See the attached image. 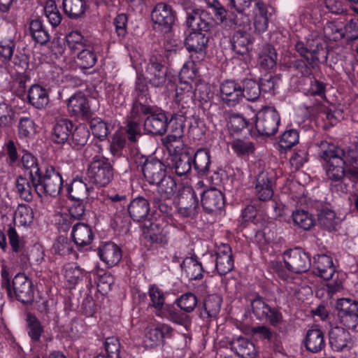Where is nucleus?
Listing matches in <instances>:
<instances>
[{"instance_id":"obj_1","label":"nucleus","mask_w":358,"mask_h":358,"mask_svg":"<svg viewBox=\"0 0 358 358\" xmlns=\"http://www.w3.org/2000/svg\"><path fill=\"white\" fill-rule=\"evenodd\" d=\"M294 48L303 59L294 60L291 65L303 76H309L312 69L317 66L318 62L325 63L328 59V49L318 36H310L305 41L299 40Z\"/></svg>"},{"instance_id":"obj_2","label":"nucleus","mask_w":358,"mask_h":358,"mask_svg":"<svg viewBox=\"0 0 358 358\" xmlns=\"http://www.w3.org/2000/svg\"><path fill=\"white\" fill-rule=\"evenodd\" d=\"M321 158L326 162L325 169L328 178L333 181L344 182L343 192H347L346 180H358V168L345 169V165L349 161L345 156V151L340 148H329L320 154Z\"/></svg>"},{"instance_id":"obj_3","label":"nucleus","mask_w":358,"mask_h":358,"mask_svg":"<svg viewBox=\"0 0 358 358\" xmlns=\"http://www.w3.org/2000/svg\"><path fill=\"white\" fill-rule=\"evenodd\" d=\"M1 287L6 290L9 297H15L17 301L24 304H31L34 299V291L32 281L24 274H17L10 281L9 273L5 266H2Z\"/></svg>"},{"instance_id":"obj_4","label":"nucleus","mask_w":358,"mask_h":358,"mask_svg":"<svg viewBox=\"0 0 358 358\" xmlns=\"http://www.w3.org/2000/svg\"><path fill=\"white\" fill-rule=\"evenodd\" d=\"M34 173L31 185L41 198L56 197L62 189L63 180L61 173L53 166H48L38 175Z\"/></svg>"},{"instance_id":"obj_5","label":"nucleus","mask_w":358,"mask_h":358,"mask_svg":"<svg viewBox=\"0 0 358 358\" xmlns=\"http://www.w3.org/2000/svg\"><path fill=\"white\" fill-rule=\"evenodd\" d=\"M155 184L157 190L148 196V199L155 208L169 215L172 210L171 199L177 191L176 182L171 176H166Z\"/></svg>"},{"instance_id":"obj_6","label":"nucleus","mask_w":358,"mask_h":358,"mask_svg":"<svg viewBox=\"0 0 358 358\" xmlns=\"http://www.w3.org/2000/svg\"><path fill=\"white\" fill-rule=\"evenodd\" d=\"M338 320L344 327L358 332V301L350 298H341L335 305Z\"/></svg>"},{"instance_id":"obj_7","label":"nucleus","mask_w":358,"mask_h":358,"mask_svg":"<svg viewBox=\"0 0 358 358\" xmlns=\"http://www.w3.org/2000/svg\"><path fill=\"white\" fill-rule=\"evenodd\" d=\"M280 115L273 107L266 106L256 115L255 128L261 136H271L278 130Z\"/></svg>"},{"instance_id":"obj_8","label":"nucleus","mask_w":358,"mask_h":358,"mask_svg":"<svg viewBox=\"0 0 358 358\" xmlns=\"http://www.w3.org/2000/svg\"><path fill=\"white\" fill-rule=\"evenodd\" d=\"M114 176V169L107 159L91 162L87 169V177L94 184L100 187L108 185Z\"/></svg>"},{"instance_id":"obj_9","label":"nucleus","mask_w":358,"mask_h":358,"mask_svg":"<svg viewBox=\"0 0 358 358\" xmlns=\"http://www.w3.org/2000/svg\"><path fill=\"white\" fill-rule=\"evenodd\" d=\"M283 257L287 269L294 273H305L310 268V258L301 248L289 250L284 253Z\"/></svg>"},{"instance_id":"obj_10","label":"nucleus","mask_w":358,"mask_h":358,"mask_svg":"<svg viewBox=\"0 0 358 358\" xmlns=\"http://www.w3.org/2000/svg\"><path fill=\"white\" fill-rule=\"evenodd\" d=\"M150 111L142 113L148 115L144 121V129L147 133L162 136L168 128V117L164 111L150 106Z\"/></svg>"},{"instance_id":"obj_11","label":"nucleus","mask_w":358,"mask_h":358,"mask_svg":"<svg viewBox=\"0 0 358 358\" xmlns=\"http://www.w3.org/2000/svg\"><path fill=\"white\" fill-rule=\"evenodd\" d=\"M186 24L192 31L208 34L214 26V20L207 11L196 8L187 12Z\"/></svg>"},{"instance_id":"obj_12","label":"nucleus","mask_w":358,"mask_h":358,"mask_svg":"<svg viewBox=\"0 0 358 358\" xmlns=\"http://www.w3.org/2000/svg\"><path fill=\"white\" fill-rule=\"evenodd\" d=\"M151 18L154 24L157 25L155 29L168 32L175 22V14L171 6L159 3L152 10Z\"/></svg>"},{"instance_id":"obj_13","label":"nucleus","mask_w":358,"mask_h":358,"mask_svg":"<svg viewBox=\"0 0 358 358\" xmlns=\"http://www.w3.org/2000/svg\"><path fill=\"white\" fill-rule=\"evenodd\" d=\"M166 73V69L162 64L161 59L152 55L149 59L143 76L152 86L159 87L165 83Z\"/></svg>"},{"instance_id":"obj_14","label":"nucleus","mask_w":358,"mask_h":358,"mask_svg":"<svg viewBox=\"0 0 358 358\" xmlns=\"http://www.w3.org/2000/svg\"><path fill=\"white\" fill-rule=\"evenodd\" d=\"M199 208V201L195 192L191 188L183 189L178 201V212L183 217L196 215Z\"/></svg>"},{"instance_id":"obj_15","label":"nucleus","mask_w":358,"mask_h":358,"mask_svg":"<svg viewBox=\"0 0 358 358\" xmlns=\"http://www.w3.org/2000/svg\"><path fill=\"white\" fill-rule=\"evenodd\" d=\"M142 171L147 181L155 184L166 176V166L156 158L145 159L142 165Z\"/></svg>"},{"instance_id":"obj_16","label":"nucleus","mask_w":358,"mask_h":358,"mask_svg":"<svg viewBox=\"0 0 358 358\" xmlns=\"http://www.w3.org/2000/svg\"><path fill=\"white\" fill-rule=\"evenodd\" d=\"M68 110L71 115L89 119L92 115L87 98L82 93L71 96L67 103Z\"/></svg>"},{"instance_id":"obj_17","label":"nucleus","mask_w":358,"mask_h":358,"mask_svg":"<svg viewBox=\"0 0 358 358\" xmlns=\"http://www.w3.org/2000/svg\"><path fill=\"white\" fill-rule=\"evenodd\" d=\"M331 348L337 352L348 350L352 345V338L348 331L341 327H332L329 332Z\"/></svg>"},{"instance_id":"obj_18","label":"nucleus","mask_w":358,"mask_h":358,"mask_svg":"<svg viewBox=\"0 0 358 358\" xmlns=\"http://www.w3.org/2000/svg\"><path fill=\"white\" fill-rule=\"evenodd\" d=\"M148 87L138 80L136 85V98L133 103L131 113L134 117L139 116L140 113H147L150 111L148 96Z\"/></svg>"},{"instance_id":"obj_19","label":"nucleus","mask_w":358,"mask_h":358,"mask_svg":"<svg viewBox=\"0 0 358 358\" xmlns=\"http://www.w3.org/2000/svg\"><path fill=\"white\" fill-rule=\"evenodd\" d=\"M222 99L228 106H234L242 99L241 85L234 80H225L220 87Z\"/></svg>"},{"instance_id":"obj_20","label":"nucleus","mask_w":358,"mask_h":358,"mask_svg":"<svg viewBox=\"0 0 358 358\" xmlns=\"http://www.w3.org/2000/svg\"><path fill=\"white\" fill-rule=\"evenodd\" d=\"M231 349L241 358H256L257 355V348L250 339L238 336L233 338L229 342Z\"/></svg>"},{"instance_id":"obj_21","label":"nucleus","mask_w":358,"mask_h":358,"mask_svg":"<svg viewBox=\"0 0 358 358\" xmlns=\"http://www.w3.org/2000/svg\"><path fill=\"white\" fill-rule=\"evenodd\" d=\"M201 204L206 212L217 211L224 206V196L222 192L216 188L208 189L202 194Z\"/></svg>"},{"instance_id":"obj_22","label":"nucleus","mask_w":358,"mask_h":358,"mask_svg":"<svg viewBox=\"0 0 358 358\" xmlns=\"http://www.w3.org/2000/svg\"><path fill=\"white\" fill-rule=\"evenodd\" d=\"M215 268L220 275H224L232 271L234 259L231 248L224 244L218 248L216 253Z\"/></svg>"},{"instance_id":"obj_23","label":"nucleus","mask_w":358,"mask_h":358,"mask_svg":"<svg viewBox=\"0 0 358 358\" xmlns=\"http://www.w3.org/2000/svg\"><path fill=\"white\" fill-rule=\"evenodd\" d=\"M336 268L331 257L318 255L314 257V273L325 280L332 278Z\"/></svg>"},{"instance_id":"obj_24","label":"nucleus","mask_w":358,"mask_h":358,"mask_svg":"<svg viewBox=\"0 0 358 358\" xmlns=\"http://www.w3.org/2000/svg\"><path fill=\"white\" fill-rule=\"evenodd\" d=\"M231 42L233 50L238 55H244L252 48L253 38L246 30H236Z\"/></svg>"},{"instance_id":"obj_25","label":"nucleus","mask_w":358,"mask_h":358,"mask_svg":"<svg viewBox=\"0 0 358 358\" xmlns=\"http://www.w3.org/2000/svg\"><path fill=\"white\" fill-rule=\"evenodd\" d=\"M98 255L100 259L109 266L116 265L122 258L121 249L111 242L101 245L98 249Z\"/></svg>"},{"instance_id":"obj_26","label":"nucleus","mask_w":358,"mask_h":358,"mask_svg":"<svg viewBox=\"0 0 358 358\" xmlns=\"http://www.w3.org/2000/svg\"><path fill=\"white\" fill-rule=\"evenodd\" d=\"M209 41L206 33L192 31L185 38V45L189 52H204Z\"/></svg>"},{"instance_id":"obj_27","label":"nucleus","mask_w":358,"mask_h":358,"mask_svg":"<svg viewBox=\"0 0 358 358\" xmlns=\"http://www.w3.org/2000/svg\"><path fill=\"white\" fill-rule=\"evenodd\" d=\"M255 193L260 201L270 200L273 195L271 178L268 173L262 172L256 177Z\"/></svg>"},{"instance_id":"obj_28","label":"nucleus","mask_w":358,"mask_h":358,"mask_svg":"<svg viewBox=\"0 0 358 358\" xmlns=\"http://www.w3.org/2000/svg\"><path fill=\"white\" fill-rule=\"evenodd\" d=\"M172 333L173 329L170 326L165 324H159L150 329L146 333V342H149L150 346L163 344L165 339L172 336Z\"/></svg>"},{"instance_id":"obj_29","label":"nucleus","mask_w":358,"mask_h":358,"mask_svg":"<svg viewBox=\"0 0 358 358\" xmlns=\"http://www.w3.org/2000/svg\"><path fill=\"white\" fill-rule=\"evenodd\" d=\"M150 200L139 196L133 199L127 206L130 217L136 222L144 219L150 211Z\"/></svg>"},{"instance_id":"obj_30","label":"nucleus","mask_w":358,"mask_h":358,"mask_svg":"<svg viewBox=\"0 0 358 358\" xmlns=\"http://www.w3.org/2000/svg\"><path fill=\"white\" fill-rule=\"evenodd\" d=\"M71 236L74 243L78 247L90 244L93 239L91 228L87 224L80 222L73 224Z\"/></svg>"},{"instance_id":"obj_31","label":"nucleus","mask_w":358,"mask_h":358,"mask_svg":"<svg viewBox=\"0 0 358 358\" xmlns=\"http://www.w3.org/2000/svg\"><path fill=\"white\" fill-rule=\"evenodd\" d=\"M29 103L37 109H43L49 103L47 90L39 85H33L28 92Z\"/></svg>"},{"instance_id":"obj_32","label":"nucleus","mask_w":358,"mask_h":358,"mask_svg":"<svg viewBox=\"0 0 358 358\" xmlns=\"http://www.w3.org/2000/svg\"><path fill=\"white\" fill-rule=\"evenodd\" d=\"M253 12V24L255 31L259 34L266 31L269 21L266 5L262 1H257L255 3Z\"/></svg>"},{"instance_id":"obj_33","label":"nucleus","mask_w":358,"mask_h":358,"mask_svg":"<svg viewBox=\"0 0 358 358\" xmlns=\"http://www.w3.org/2000/svg\"><path fill=\"white\" fill-rule=\"evenodd\" d=\"M304 343L306 350L313 353L321 351L325 346L323 332L319 329L308 330Z\"/></svg>"},{"instance_id":"obj_34","label":"nucleus","mask_w":358,"mask_h":358,"mask_svg":"<svg viewBox=\"0 0 358 358\" xmlns=\"http://www.w3.org/2000/svg\"><path fill=\"white\" fill-rule=\"evenodd\" d=\"M92 187H88L82 178H76L68 188L69 198L74 201H85L90 195Z\"/></svg>"},{"instance_id":"obj_35","label":"nucleus","mask_w":358,"mask_h":358,"mask_svg":"<svg viewBox=\"0 0 358 358\" xmlns=\"http://www.w3.org/2000/svg\"><path fill=\"white\" fill-rule=\"evenodd\" d=\"M73 129L72 122L67 119H60L55 123L52 133V141L56 143H64L69 138Z\"/></svg>"},{"instance_id":"obj_36","label":"nucleus","mask_w":358,"mask_h":358,"mask_svg":"<svg viewBox=\"0 0 358 358\" xmlns=\"http://www.w3.org/2000/svg\"><path fill=\"white\" fill-rule=\"evenodd\" d=\"M210 156L206 149H199L194 155V168L200 176H207L210 165Z\"/></svg>"},{"instance_id":"obj_37","label":"nucleus","mask_w":358,"mask_h":358,"mask_svg":"<svg viewBox=\"0 0 358 358\" xmlns=\"http://www.w3.org/2000/svg\"><path fill=\"white\" fill-rule=\"evenodd\" d=\"M192 155L187 152H183L175 156L173 168L179 176H186L191 171Z\"/></svg>"},{"instance_id":"obj_38","label":"nucleus","mask_w":358,"mask_h":358,"mask_svg":"<svg viewBox=\"0 0 358 358\" xmlns=\"http://www.w3.org/2000/svg\"><path fill=\"white\" fill-rule=\"evenodd\" d=\"M278 60V54L275 48L269 45H265L259 52V64L266 69H273L275 66Z\"/></svg>"},{"instance_id":"obj_39","label":"nucleus","mask_w":358,"mask_h":358,"mask_svg":"<svg viewBox=\"0 0 358 358\" xmlns=\"http://www.w3.org/2000/svg\"><path fill=\"white\" fill-rule=\"evenodd\" d=\"M32 38L41 45L45 44L50 40V35L39 20H32L29 27Z\"/></svg>"},{"instance_id":"obj_40","label":"nucleus","mask_w":358,"mask_h":358,"mask_svg":"<svg viewBox=\"0 0 358 358\" xmlns=\"http://www.w3.org/2000/svg\"><path fill=\"white\" fill-rule=\"evenodd\" d=\"M292 217L294 224L303 230H310L315 223L313 215L304 210L293 212Z\"/></svg>"},{"instance_id":"obj_41","label":"nucleus","mask_w":358,"mask_h":358,"mask_svg":"<svg viewBox=\"0 0 358 358\" xmlns=\"http://www.w3.org/2000/svg\"><path fill=\"white\" fill-rule=\"evenodd\" d=\"M190 87L194 89V96L201 103H206L212 97L210 86L201 80L192 79Z\"/></svg>"},{"instance_id":"obj_42","label":"nucleus","mask_w":358,"mask_h":358,"mask_svg":"<svg viewBox=\"0 0 358 358\" xmlns=\"http://www.w3.org/2000/svg\"><path fill=\"white\" fill-rule=\"evenodd\" d=\"M65 13L71 18H78L84 14L86 9L85 0H63Z\"/></svg>"},{"instance_id":"obj_43","label":"nucleus","mask_w":358,"mask_h":358,"mask_svg":"<svg viewBox=\"0 0 358 358\" xmlns=\"http://www.w3.org/2000/svg\"><path fill=\"white\" fill-rule=\"evenodd\" d=\"M242 99L245 97L248 101H256L260 96L261 91L259 87V83L255 80L245 78L241 85Z\"/></svg>"},{"instance_id":"obj_44","label":"nucleus","mask_w":358,"mask_h":358,"mask_svg":"<svg viewBox=\"0 0 358 358\" xmlns=\"http://www.w3.org/2000/svg\"><path fill=\"white\" fill-rule=\"evenodd\" d=\"M222 299L217 295H211L206 298L203 303L204 311L201 315L205 317H215L220 312Z\"/></svg>"},{"instance_id":"obj_45","label":"nucleus","mask_w":358,"mask_h":358,"mask_svg":"<svg viewBox=\"0 0 358 358\" xmlns=\"http://www.w3.org/2000/svg\"><path fill=\"white\" fill-rule=\"evenodd\" d=\"M162 143L171 155L176 156L182 152V136L167 135L162 138Z\"/></svg>"},{"instance_id":"obj_46","label":"nucleus","mask_w":358,"mask_h":358,"mask_svg":"<svg viewBox=\"0 0 358 358\" xmlns=\"http://www.w3.org/2000/svg\"><path fill=\"white\" fill-rule=\"evenodd\" d=\"M31 180L24 176H20L16 179L15 187L20 197L27 202H30L33 199V194Z\"/></svg>"},{"instance_id":"obj_47","label":"nucleus","mask_w":358,"mask_h":358,"mask_svg":"<svg viewBox=\"0 0 358 358\" xmlns=\"http://www.w3.org/2000/svg\"><path fill=\"white\" fill-rule=\"evenodd\" d=\"M27 332L34 341H39L43 327L38 319L34 315L29 313L27 315Z\"/></svg>"},{"instance_id":"obj_48","label":"nucleus","mask_w":358,"mask_h":358,"mask_svg":"<svg viewBox=\"0 0 358 358\" xmlns=\"http://www.w3.org/2000/svg\"><path fill=\"white\" fill-rule=\"evenodd\" d=\"M280 78L271 73H265L259 81V87L261 92L274 94L276 88L278 87Z\"/></svg>"},{"instance_id":"obj_49","label":"nucleus","mask_w":358,"mask_h":358,"mask_svg":"<svg viewBox=\"0 0 358 358\" xmlns=\"http://www.w3.org/2000/svg\"><path fill=\"white\" fill-rule=\"evenodd\" d=\"M96 56L95 53L88 48H83L77 54V65L81 69H90L96 64Z\"/></svg>"},{"instance_id":"obj_50","label":"nucleus","mask_w":358,"mask_h":358,"mask_svg":"<svg viewBox=\"0 0 358 358\" xmlns=\"http://www.w3.org/2000/svg\"><path fill=\"white\" fill-rule=\"evenodd\" d=\"M89 137L90 131L88 129L85 125L80 124L72 132L71 144L74 148L79 149L86 144Z\"/></svg>"},{"instance_id":"obj_51","label":"nucleus","mask_w":358,"mask_h":358,"mask_svg":"<svg viewBox=\"0 0 358 358\" xmlns=\"http://www.w3.org/2000/svg\"><path fill=\"white\" fill-rule=\"evenodd\" d=\"M162 232V229L158 223L148 221L143 225V234L145 238L152 243L161 241Z\"/></svg>"},{"instance_id":"obj_52","label":"nucleus","mask_w":358,"mask_h":358,"mask_svg":"<svg viewBox=\"0 0 358 358\" xmlns=\"http://www.w3.org/2000/svg\"><path fill=\"white\" fill-rule=\"evenodd\" d=\"M187 276L189 280H198L203 277V269L201 264L196 259L190 257L183 263Z\"/></svg>"},{"instance_id":"obj_53","label":"nucleus","mask_w":358,"mask_h":358,"mask_svg":"<svg viewBox=\"0 0 358 358\" xmlns=\"http://www.w3.org/2000/svg\"><path fill=\"white\" fill-rule=\"evenodd\" d=\"M15 122V112L11 106L0 103V127H10Z\"/></svg>"},{"instance_id":"obj_54","label":"nucleus","mask_w":358,"mask_h":358,"mask_svg":"<svg viewBox=\"0 0 358 358\" xmlns=\"http://www.w3.org/2000/svg\"><path fill=\"white\" fill-rule=\"evenodd\" d=\"M86 40L81 35L80 32L73 31L66 36V43L69 48L74 51L79 52L87 47Z\"/></svg>"},{"instance_id":"obj_55","label":"nucleus","mask_w":358,"mask_h":358,"mask_svg":"<svg viewBox=\"0 0 358 358\" xmlns=\"http://www.w3.org/2000/svg\"><path fill=\"white\" fill-rule=\"evenodd\" d=\"M299 143V133L296 129L285 131L280 137L279 148L281 150H287L291 149Z\"/></svg>"},{"instance_id":"obj_56","label":"nucleus","mask_w":358,"mask_h":358,"mask_svg":"<svg viewBox=\"0 0 358 358\" xmlns=\"http://www.w3.org/2000/svg\"><path fill=\"white\" fill-rule=\"evenodd\" d=\"M317 222L320 225L331 230L336 225V213L329 208H322L317 215Z\"/></svg>"},{"instance_id":"obj_57","label":"nucleus","mask_w":358,"mask_h":358,"mask_svg":"<svg viewBox=\"0 0 358 358\" xmlns=\"http://www.w3.org/2000/svg\"><path fill=\"white\" fill-rule=\"evenodd\" d=\"M33 217L32 209L25 205H20L15 212V222L22 226H27L32 222Z\"/></svg>"},{"instance_id":"obj_58","label":"nucleus","mask_w":358,"mask_h":358,"mask_svg":"<svg viewBox=\"0 0 358 358\" xmlns=\"http://www.w3.org/2000/svg\"><path fill=\"white\" fill-rule=\"evenodd\" d=\"M162 314L170 321L179 324H184L187 317L185 314L181 313L172 305H166L163 307Z\"/></svg>"},{"instance_id":"obj_59","label":"nucleus","mask_w":358,"mask_h":358,"mask_svg":"<svg viewBox=\"0 0 358 358\" xmlns=\"http://www.w3.org/2000/svg\"><path fill=\"white\" fill-rule=\"evenodd\" d=\"M178 306L186 313H190L196 308L198 301L196 296L190 292L180 296L176 301Z\"/></svg>"},{"instance_id":"obj_60","label":"nucleus","mask_w":358,"mask_h":358,"mask_svg":"<svg viewBox=\"0 0 358 358\" xmlns=\"http://www.w3.org/2000/svg\"><path fill=\"white\" fill-rule=\"evenodd\" d=\"M21 162L24 169H29V175L31 182L34 180L35 172H36V175L41 172L38 168L36 159L29 152H26L22 155Z\"/></svg>"},{"instance_id":"obj_61","label":"nucleus","mask_w":358,"mask_h":358,"mask_svg":"<svg viewBox=\"0 0 358 358\" xmlns=\"http://www.w3.org/2000/svg\"><path fill=\"white\" fill-rule=\"evenodd\" d=\"M90 124L92 134L100 140H103L108 134V125L101 118H92Z\"/></svg>"},{"instance_id":"obj_62","label":"nucleus","mask_w":358,"mask_h":358,"mask_svg":"<svg viewBox=\"0 0 358 358\" xmlns=\"http://www.w3.org/2000/svg\"><path fill=\"white\" fill-rule=\"evenodd\" d=\"M45 16L48 18L50 23L53 27L58 26L62 21V15L55 4L52 1H48L44 8Z\"/></svg>"},{"instance_id":"obj_63","label":"nucleus","mask_w":358,"mask_h":358,"mask_svg":"<svg viewBox=\"0 0 358 358\" xmlns=\"http://www.w3.org/2000/svg\"><path fill=\"white\" fill-rule=\"evenodd\" d=\"M73 248V246L71 241L64 236H59L52 247L54 252L60 255L70 254L72 252Z\"/></svg>"},{"instance_id":"obj_64","label":"nucleus","mask_w":358,"mask_h":358,"mask_svg":"<svg viewBox=\"0 0 358 358\" xmlns=\"http://www.w3.org/2000/svg\"><path fill=\"white\" fill-rule=\"evenodd\" d=\"M248 124V120L241 115L230 113L228 116V127L234 132H239L245 128Z\"/></svg>"}]
</instances>
